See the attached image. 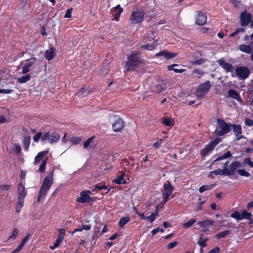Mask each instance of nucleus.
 <instances>
[{
  "instance_id": "obj_55",
  "label": "nucleus",
  "mask_w": 253,
  "mask_h": 253,
  "mask_svg": "<svg viewBox=\"0 0 253 253\" xmlns=\"http://www.w3.org/2000/svg\"><path fill=\"white\" fill-rule=\"evenodd\" d=\"M208 241V239L206 238L202 240L201 239L198 242V244L201 246V248H203L206 246V242Z\"/></svg>"
},
{
  "instance_id": "obj_40",
  "label": "nucleus",
  "mask_w": 253,
  "mask_h": 253,
  "mask_svg": "<svg viewBox=\"0 0 253 253\" xmlns=\"http://www.w3.org/2000/svg\"><path fill=\"white\" fill-rule=\"evenodd\" d=\"M196 221V219H190L187 222L183 224V227L184 228H188L194 224Z\"/></svg>"
},
{
  "instance_id": "obj_50",
  "label": "nucleus",
  "mask_w": 253,
  "mask_h": 253,
  "mask_svg": "<svg viewBox=\"0 0 253 253\" xmlns=\"http://www.w3.org/2000/svg\"><path fill=\"white\" fill-rule=\"evenodd\" d=\"M231 217L236 219L237 220H242L241 213H239L238 211H235L232 213L231 215Z\"/></svg>"
},
{
  "instance_id": "obj_60",
  "label": "nucleus",
  "mask_w": 253,
  "mask_h": 253,
  "mask_svg": "<svg viewBox=\"0 0 253 253\" xmlns=\"http://www.w3.org/2000/svg\"><path fill=\"white\" fill-rule=\"evenodd\" d=\"M159 231L163 232V229H160L159 228H158L157 229H154L151 231V233L152 234V235L154 236L155 234H156Z\"/></svg>"
},
{
  "instance_id": "obj_37",
  "label": "nucleus",
  "mask_w": 253,
  "mask_h": 253,
  "mask_svg": "<svg viewBox=\"0 0 253 253\" xmlns=\"http://www.w3.org/2000/svg\"><path fill=\"white\" fill-rule=\"evenodd\" d=\"M233 129L236 136H239L242 133L241 127L240 125H234Z\"/></svg>"
},
{
  "instance_id": "obj_51",
  "label": "nucleus",
  "mask_w": 253,
  "mask_h": 253,
  "mask_svg": "<svg viewBox=\"0 0 253 253\" xmlns=\"http://www.w3.org/2000/svg\"><path fill=\"white\" fill-rule=\"evenodd\" d=\"M243 164H247L251 168L253 167V162L251 160L250 158H247L243 162Z\"/></svg>"
},
{
  "instance_id": "obj_21",
  "label": "nucleus",
  "mask_w": 253,
  "mask_h": 253,
  "mask_svg": "<svg viewBox=\"0 0 253 253\" xmlns=\"http://www.w3.org/2000/svg\"><path fill=\"white\" fill-rule=\"evenodd\" d=\"M53 176V171H52L47 176L45 177L42 184L50 188L52 184Z\"/></svg>"
},
{
  "instance_id": "obj_52",
  "label": "nucleus",
  "mask_w": 253,
  "mask_h": 253,
  "mask_svg": "<svg viewBox=\"0 0 253 253\" xmlns=\"http://www.w3.org/2000/svg\"><path fill=\"white\" fill-rule=\"evenodd\" d=\"M245 31V29L244 28H240L237 29L234 32L231 34V37H234L239 33H244Z\"/></svg>"
},
{
  "instance_id": "obj_57",
  "label": "nucleus",
  "mask_w": 253,
  "mask_h": 253,
  "mask_svg": "<svg viewBox=\"0 0 253 253\" xmlns=\"http://www.w3.org/2000/svg\"><path fill=\"white\" fill-rule=\"evenodd\" d=\"M19 233V231L17 229H15L12 233V235L10 236V237H9V239H11V238H13V239H15L16 236L18 235Z\"/></svg>"
},
{
  "instance_id": "obj_31",
  "label": "nucleus",
  "mask_w": 253,
  "mask_h": 253,
  "mask_svg": "<svg viewBox=\"0 0 253 253\" xmlns=\"http://www.w3.org/2000/svg\"><path fill=\"white\" fill-rule=\"evenodd\" d=\"M130 220L129 216H126L122 217L119 222V226L120 228H123Z\"/></svg>"
},
{
  "instance_id": "obj_42",
  "label": "nucleus",
  "mask_w": 253,
  "mask_h": 253,
  "mask_svg": "<svg viewBox=\"0 0 253 253\" xmlns=\"http://www.w3.org/2000/svg\"><path fill=\"white\" fill-rule=\"evenodd\" d=\"M213 185H203L201 186L199 188V192L200 193H203L205 191L211 190L212 188Z\"/></svg>"
},
{
  "instance_id": "obj_2",
  "label": "nucleus",
  "mask_w": 253,
  "mask_h": 253,
  "mask_svg": "<svg viewBox=\"0 0 253 253\" xmlns=\"http://www.w3.org/2000/svg\"><path fill=\"white\" fill-rule=\"evenodd\" d=\"M217 124L218 125L215 130V133L217 135L222 136L230 131V126L223 120L218 119Z\"/></svg>"
},
{
  "instance_id": "obj_33",
  "label": "nucleus",
  "mask_w": 253,
  "mask_h": 253,
  "mask_svg": "<svg viewBox=\"0 0 253 253\" xmlns=\"http://www.w3.org/2000/svg\"><path fill=\"white\" fill-rule=\"evenodd\" d=\"M124 174H122L118 176L116 179L114 180V181L119 184H125L126 183V181L124 178Z\"/></svg>"
},
{
  "instance_id": "obj_59",
  "label": "nucleus",
  "mask_w": 253,
  "mask_h": 253,
  "mask_svg": "<svg viewBox=\"0 0 253 253\" xmlns=\"http://www.w3.org/2000/svg\"><path fill=\"white\" fill-rule=\"evenodd\" d=\"M72 14V9H69L67 10L65 15L64 16L65 18H68L71 17Z\"/></svg>"
},
{
  "instance_id": "obj_29",
  "label": "nucleus",
  "mask_w": 253,
  "mask_h": 253,
  "mask_svg": "<svg viewBox=\"0 0 253 253\" xmlns=\"http://www.w3.org/2000/svg\"><path fill=\"white\" fill-rule=\"evenodd\" d=\"M156 46L157 44H155V42H154L153 43L150 44L147 43L142 44L141 45V47L147 50H153L156 48Z\"/></svg>"
},
{
  "instance_id": "obj_39",
  "label": "nucleus",
  "mask_w": 253,
  "mask_h": 253,
  "mask_svg": "<svg viewBox=\"0 0 253 253\" xmlns=\"http://www.w3.org/2000/svg\"><path fill=\"white\" fill-rule=\"evenodd\" d=\"M177 66V65L175 64L169 65L168 67V69L169 71L173 70L175 73H182L184 72V70L183 69H179L174 68V67Z\"/></svg>"
},
{
  "instance_id": "obj_34",
  "label": "nucleus",
  "mask_w": 253,
  "mask_h": 253,
  "mask_svg": "<svg viewBox=\"0 0 253 253\" xmlns=\"http://www.w3.org/2000/svg\"><path fill=\"white\" fill-rule=\"evenodd\" d=\"M31 79L30 75H26L20 78H17V82L20 84H23L27 82Z\"/></svg>"
},
{
  "instance_id": "obj_18",
  "label": "nucleus",
  "mask_w": 253,
  "mask_h": 253,
  "mask_svg": "<svg viewBox=\"0 0 253 253\" xmlns=\"http://www.w3.org/2000/svg\"><path fill=\"white\" fill-rule=\"evenodd\" d=\"M55 48L53 47H50L49 49L45 50L44 53V57L48 61L53 59L55 55Z\"/></svg>"
},
{
  "instance_id": "obj_32",
  "label": "nucleus",
  "mask_w": 253,
  "mask_h": 253,
  "mask_svg": "<svg viewBox=\"0 0 253 253\" xmlns=\"http://www.w3.org/2000/svg\"><path fill=\"white\" fill-rule=\"evenodd\" d=\"M114 10L115 11H118L117 13L115 14L114 16V19L116 21H118L119 19L120 15L123 12V9L122 7L120 6V5H117L115 7Z\"/></svg>"
},
{
  "instance_id": "obj_24",
  "label": "nucleus",
  "mask_w": 253,
  "mask_h": 253,
  "mask_svg": "<svg viewBox=\"0 0 253 253\" xmlns=\"http://www.w3.org/2000/svg\"><path fill=\"white\" fill-rule=\"evenodd\" d=\"M214 146L211 143H209L205 148L201 151V155L203 156L209 155L214 149Z\"/></svg>"
},
{
  "instance_id": "obj_44",
  "label": "nucleus",
  "mask_w": 253,
  "mask_h": 253,
  "mask_svg": "<svg viewBox=\"0 0 253 253\" xmlns=\"http://www.w3.org/2000/svg\"><path fill=\"white\" fill-rule=\"evenodd\" d=\"M237 171L238 173L241 176L247 177L250 176V173L247 171L245 169H238Z\"/></svg>"
},
{
  "instance_id": "obj_13",
  "label": "nucleus",
  "mask_w": 253,
  "mask_h": 253,
  "mask_svg": "<svg viewBox=\"0 0 253 253\" xmlns=\"http://www.w3.org/2000/svg\"><path fill=\"white\" fill-rule=\"evenodd\" d=\"M214 223V221L211 220H205L200 221L198 224L203 228V232L208 231L210 226H212Z\"/></svg>"
},
{
  "instance_id": "obj_30",
  "label": "nucleus",
  "mask_w": 253,
  "mask_h": 253,
  "mask_svg": "<svg viewBox=\"0 0 253 253\" xmlns=\"http://www.w3.org/2000/svg\"><path fill=\"white\" fill-rule=\"evenodd\" d=\"M24 200L18 199V202L15 206V212L19 213L24 206Z\"/></svg>"
},
{
  "instance_id": "obj_43",
  "label": "nucleus",
  "mask_w": 253,
  "mask_h": 253,
  "mask_svg": "<svg viewBox=\"0 0 253 253\" xmlns=\"http://www.w3.org/2000/svg\"><path fill=\"white\" fill-rule=\"evenodd\" d=\"M47 157H46L45 158V160H44L41 163L40 166V168H39V171L41 172H44L45 171V166H46V161L47 160Z\"/></svg>"
},
{
  "instance_id": "obj_12",
  "label": "nucleus",
  "mask_w": 253,
  "mask_h": 253,
  "mask_svg": "<svg viewBox=\"0 0 253 253\" xmlns=\"http://www.w3.org/2000/svg\"><path fill=\"white\" fill-rule=\"evenodd\" d=\"M252 15L250 13L242 12L240 16L241 25L247 26L251 21Z\"/></svg>"
},
{
  "instance_id": "obj_23",
  "label": "nucleus",
  "mask_w": 253,
  "mask_h": 253,
  "mask_svg": "<svg viewBox=\"0 0 253 253\" xmlns=\"http://www.w3.org/2000/svg\"><path fill=\"white\" fill-rule=\"evenodd\" d=\"M153 87H155L153 89L154 91L160 92L166 87V84L164 81H161L158 84L154 85Z\"/></svg>"
},
{
  "instance_id": "obj_28",
  "label": "nucleus",
  "mask_w": 253,
  "mask_h": 253,
  "mask_svg": "<svg viewBox=\"0 0 253 253\" xmlns=\"http://www.w3.org/2000/svg\"><path fill=\"white\" fill-rule=\"evenodd\" d=\"M90 91V89L88 87H82L78 92V95L84 97L86 96Z\"/></svg>"
},
{
  "instance_id": "obj_64",
  "label": "nucleus",
  "mask_w": 253,
  "mask_h": 253,
  "mask_svg": "<svg viewBox=\"0 0 253 253\" xmlns=\"http://www.w3.org/2000/svg\"><path fill=\"white\" fill-rule=\"evenodd\" d=\"M220 249L218 247H215L214 249L211 250L209 253H218Z\"/></svg>"
},
{
  "instance_id": "obj_62",
  "label": "nucleus",
  "mask_w": 253,
  "mask_h": 253,
  "mask_svg": "<svg viewBox=\"0 0 253 253\" xmlns=\"http://www.w3.org/2000/svg\"><path fill=\"white\" fill-rule=\"evenodd\" d=\"M95 188L98 189L99 190H103V189H107V187L106 186L99 185H96Z\"/></svg>"
},
{
  "instance_id": "obj_49",
  "label": "nucleus",
  "mask_w": 253,
  "mask_h": 253,
  "mask_svg": "<svg viewBox=\"0 0 253 253\" xmlns=\"http://www.w3.org/2000/svg\"><path fill=\"white\" fill-rule=\"evenodd\" d=\"M156 34V33L155 32L152 31V32H151V33L148 34L146 35V37H147V38L149 39L150 41L154 40L155 42H156L157 41V40L155 39V37H156L155 35Z\"/></svg>"
},
{
  "instance_id": "obj_48",
  "label": "nucleus",
  "mask_w": 253,
  "mask_h": 253,
  "mask_svg": "<svg viewBox=\"0 0 253 253\" xmlns=\"http://www.w3.org/2000/svg\"><path fill=\"white\" fill-rule=\"evenodd\" d=\"M158 215V213L157 211L156 212H153L150 215L147 216V220L150 221L151 222H152L155 220Z\"/></svg>"
},
{
  "instance_id": "obj_14",
  "label": "nucleus",
  "mask_w": 253,
  "mask_h": 253,
  "mask_svg": "<svg viewBox=\"0 0 253 253\" xmlns=\"http://www.w3.org/2000/svg\"><path fill=\"white\" fill-rule=\"evenodd\" d=\"M17 194L18 199L24 200L27 194L24 186L22 183H19L17 188Z\"/></svg>"
},
{
  "instance_id": "obj_45",
  "label": "nucleus",
  "mask_w": 253,
  "mask_h": 253,
  "mask_svg": "<svg viewBox=\"0 0 253 253\" xmlns=\"http://www.w3.org/2000/svg\"><path fill=\"white\" fill-rule=\"evenodd\" d=\"M12 150L14 153L19 154L21 151V148L19 144H13L12 145Z\"/></svg>"
},
{
  "instance_id": "obj_58",
  "label": "nucleus",
  "mask_w": 253,
  "mask_h": 253,
  "mask_svg": "<svg viewBox=\"0 0 253 253\" xmlns=\"http://www.w3.org/2000/svg\"><path fill=\"white\" fill-rule=\"evenodd\" d=\"M13 90L10 89H0V93L9 94L13 92Z\"/></svg>"
},
{
  "instance_id": "obj_10",
  "label": "nucleus",
  "mask_w": 253,
  "mask_h": 253,
  "mask_svg": "<svg viewBox=\"0 0 253 253\" xmlns=\"http://www.w3.org/2000/svg\"><path fill=\"white\" fill-rule=\"evenodd\" d=\"M95 136H91L87 138L84 143L83 147L87 150L94 149L96 145V142L94 140Z\"/></svg>"
},
{
  "instance_id": "obj_41",
  "label": "nucleus",
  "mask_w": 253,
  "mask_h": 253,
  "mask_svg": "<svg viewBox=\"0 0 253 253\" xmlns=\"http://www.w3.org/2000/svg\"><path fill=\"white\" fill-rule=\"evenodd\" d=\"M241 219H249L252 216L251 212H248L246 210H244L241 213Z\"/></svg>"
},
{
  "instance_id": "obj_7",
  "label": "nucleus",
  "mask_w": 253,
  "mask_h": 253,
  "mask_svg": "<svg viewBox=\"0 0 253 253\" xmlns=\"http://www.w3.org/2000/svg\"><path fill=\"white\" fill-rule=\"evenodd\" d=\"M235 73L240 80H245L250 73L249 69L245 66H238L235 69Z\"/></svg>"
},
{
  "instance_id": "obj_1",
  "label": "nucleus",
  "mask_w": 253,
  "mask_h": 253,
  "mask_svg": "<svg viewBox=\"0 0 253 253\" xmlns=\"http://www.w3.org/2000/svg\"><path fill=\"white\" fill-rule=\"evenodd\" d=\"M139 53L138 52L133 51L127 58V61L126 63V67L127 70L133 69L140 63Z\"/></svg>"
},
{
  "instance_id": "obj_22",
  "label": "nucleus",
  "mask_w": 253,
  "mask_h": 253,
  "mask_svg": "<svg viewBox=\"0 0 253 253\" xmlns=\"http://www.w3.org/2000/svg\"><path fill=\"white\" fill-rule=\"evenodd\" d=\"M238 49L242 52L250 54L252 52L251 45L246 44H241L238 46Z\"/></svg>"
},
{
  "instance_id": "obj_19",
  "label": "nucleus",
  "mask_w": 253,
  "mask_h": 253,
  "mask_svg": "<svg viewBox=\"0 0 253 253\" xmlns=\"http://www.w3.org/2000/svg\"><path fill=\"white\" fill-rule=\"evenodd\" d=\"M241 163L239 161H235L232 162L229 166V169H227V171L229 172V175L233 173L235 171L241 167Z\"/></svg>"
},
{
  "instance_id": "obj_63",
  "label": "nucleus",
  "mask_w": 253,
  "mask_h": 253,
  "mask_svg": "<svg viewBox=\"0 0 253 253\" xmlns=\"http://www.w3.org/2000/svg\"><path fill=\"white\" fill-rule=\"evenodd\" d=\"M177 242L176 241L171 242L168 245V248L172 249L174 248L177 245Z\"/></svg>"
},
{
  "instance_id": "obj_56",
  "label": "nucleus",
  "mask_w": 253,
  "mask_h": 253,
  "mask_svg": "<svg viewBox=\"0 0 253 253\" xmlns=\"http://www.w3.org/2000/svg\"><path fill=\"white\" fill-rule=\"evenodd\" d=\"M245 123L247 126H253V120H252L250 119H249V118H246L245 121Z\"/></svg>"
},
{
  "instance_id": "obj_8",
  "label": "nucleus",
  "mask_w": 253,
  "mask_h": 253,
  "mask_svg": "<svg viewBox=\"0 0 253 253\" xmlns=\"http://www.w3.org/2000/svg\"><path fill=\"white\" fill-rule=\"evenodd\" d=\"M114 123L112 124V128L114 131H119L124 127V122L117 116H113Z\"/></svg>"
},
{
  "instance_id": "obj_36",
  "label": "nucleus",
  "mask_w": 253,
  "mask_h": 253,
  "mask_svg": "<svg viewBox=\"0 0 253 253\" xmlns=\"http://www.w3.org/2000/svg\"><path fill=\"white\" fill-rule=\"evenodd\" d=\"M82 141L81 137L73 136L70 138V142L72 145H77Z\"/></svg>"
},
{
  "instance_id": "obj_53",
  "label": "nucleus",
  "mask_w": 253,
  "mask_h": 253,
  "mask_svg": "<svg viewBox=\"0 0 253 253\" xmlns=\"http://www.w3.org/2000/svg\"><path fill=\"white\" fill-rule=\"evenodd\" d=\"M230 231L229 230H225L223 232H221L219 233H218L216 235V237L217 238H220L221 237H223L230 233Z\"/></svg>"
},
{
  "instance_id": "obj_27",
  "label": "nucleus",
  "mask_w": 253,
  "mask_h": 253,
  "mask_svg": "<svg viewBox=\"0 0 253 253\" xmlns=\"http://www.w3.org/2000/svg\"><path fill=\"white\" fill-rule=\"evenodd\" d=\"M48 150H45L39 152L35 158L34 163L37 165L40 163L42 158L48 153Z\"/></svg>"
},
{
  "instance_id": "obj_5",
  "label": "nucleus",
  "mask_w": 253,
  "mask_h": 253,
  "mask_svg": "<svg viewBox=\"0 0 253 253\" xmlns=\"http://www.w3.org/2000/svg\"><path fill=\"white\" fill-rule=\"evenodd\" d=\"M60 138V134L57 132H52L50 133L49 132L44 133L42 136V141L47 140L50 144L56 143Z\"/></svg>"
},
{
  "instance_id": "obj_15",
  "label": "nucleus",
  "mask_w": 253,
  "mask_h": 253,
  "mask_svg": "<svg viewBox=\"0 0 253 253\" xmlns=\"http://www.w3.org/2000/svg\"><path fill=\"white\" fill-rule=\"evenodd\" d=\"M218 64L227 73L232 72L234 70L233 66L231 64L225 62L224 60H219L218 61Z\"/></svg>"
},
{
  "instance_id": "obj_16",
  "label": "nucleus",
  "mask_w": 253,
  "mask_h": 253,
  "mask_svg": "<svg viewBox=\"0 0 253 253\" xmlns=\"http://www.w3.org/2000/svg\"><path fill=\"white\" fill-rule=\"evenodd\" d=\"M155 55L156 56H164L166 59L169 60L175 57L177 55V53L169 52L166 50H163L159 53H157Z\"/></svg>"
},
{
  "instance_id": "obj_54",
  "label": "nucleus",
  "mask_w": 253,
  "mask_h": 253,
  "mask_svg": "<svg viewBox=\"0 0 253 253\" xmlns=\"http://www.w3.org/2000/svg\"><path fill=\"white\" fill-rule=\"evenodd\" d=\"M43 134L42 132L37 133L33 137V141L35 142H38L40 138L42 139V136Z\"/></svg>"
},
{
  "instance_id": "obj_17",
  "label": "nucleus",
  "mask_w": 253,
  "mask_h": 253,
  "mask_svg": "<svg viewBox=\"0 0 253 253\" xmlns=\"http://www.w3.org/2000/svg\"><path fill=\"white\" fill-rule=\"evenodd\" d=\"M228 166V163L226 162L223 165V169H218L211 172V174H214L215 175H229V172L227 171V167Z\"/></svg>"
},
{
  "instance_id": "obj_3",
  "label": "nucleus",
  "mask_w": 253,
  "mask_h": 253,
  "mask_svg": "<svg viewBox=\"0 0 253 253\" xmlns=\"http://www.w3.org/2000/svg\"><path fill=\"white\" fill-rule=\"evenodd\" d=\"M145 13L142 9H136L131 14L130 22L132 24L141 23L144 19Z\"/></svg>"
},
{
  "instance_id": "obj_4",
  "label": "nucleus",
  "mask_w": 253,
  "mask_h": 253,
  "mask_svg": "<svg viewBox=\"0 0 253 253\" xmlns=\"http://www.w3.org/2000/svg\"><path fill=\"white\" fill-rule=\"evenodd\" d=\"M211 84L210 81H207L205 83L201 84L197 88L196 91V95L198 98H200L205 96L206 93L209 91Z\"/></svg>"
},
{
  "instance_id": "obj_61",
  "label": "nucleus",
  "mask_w": 253,
  "mask_h": 253,
  "mask_svg": "<svg viewBox=\"0 0 253 253\" xmlns=\"http://www.w3.org/2000/svg\"><path fill=\"white\" fill-rule=\"evenodd\" d=\"M64 240V238H62V237H61L60 236H58V238L57 239H56L55 243L58 246H59V245L61 244V243H62V242L63 241V240Z\"/></svg>"
},
{
  "instance_id": "obj_26",
  "label": "nucleus",
  "mask_w": 253,
  "mask_h": 253,
  "mask_svg": "<svg viewBox=\"0 0 253 253\" xmlns=\"http://www.w3.org/2000/svg\"><path fill=\"white\" fill-rule=\"evenodd\" d=\"M228 95L233 99H236L239 102L241 101V98L239 94L235 90L233 89H230L228 91Z\"/></svg>"
},
{
  "instance_id": "obj_25",
  "label": "nucleus",
  "mask_w": 253,
  "mask_h": 253,
  "mask_svg": "<svg viewBox=\"0 0 253 253\" xmlns=\"http://www.w3.org/2000/svg\"><path fill=\"white\" fill-rule=\"evenodd\" d=\"M31 142V137L30 136H24L23 137L22 144L24 150L28 151Z\"/></svg>"
},
{
  "instance_id": "obj_47",
  "label": "nucleus",
  "mask_w": 253,
  "mask_h": 253,
  "mask_svg": "<svg viewBox=\"0 0 253 253\" xmlns=\"http://www.w3.org/2000/svg\"><path fill=\"white\" fill-rule=\"evenodd\" d=\"M163 139H159L153 144L152 147L155 149H159L161 147V144L163 143Z\"/></svg>"
},
{
  "instance_id": "obj_20",
  "label": "nucleus",
  "mask_w": 253,
  "mask_h": 253,
  "mask_svg": "<svg viewBox=\"0 0 253 253\" xmlns=\"http://www.w3.org/2000/svg\"><path fill=\"white\" fill-rule=\"evenodd\" d=\"M207 21V15L204 13L200 12L198 15L196 22L198 25H203Z\"/></svg>"
},
{
  "instance_id": "obj_9",
  "label": "nucleus",
  "mask_w": 253,
  "mask_h": 253,
  "mask_svg": "<svg viewBox=\"0 0 253 253\" xmlns=\"http://www.w3.org/2000/svg\"><path fill=\"white\" fill-rule=\"evenodd\" d=\"M36 60V58L34 57L25 61V63L22 67V74H26L29 72L30 71V68L35 63Z\"/></svg>"
},
{
  "instance_id": "obj_35",
  "label": "nucleus",
  "mask_w": 253,
  "mask_h": 253,
  "mask_svg": "<svg viewBox=\"0 0 253 253\" xmlns=\"http://www.w3.org/2000/svg\"><path fill=\"white\" fill-rule=\"evenodd\" d=\"M47 191H48L46 190L43 189L42 188H40L38 196V202H40L41 199L43 198L46 196Z\"/></svg>"
},
{
  "instance_id": "obj_46",
  "label": "nucleus",
  "mask_w": 253,
  "mask_h": 253,
  "mask_svg": "<svg viewBox=\"0 0 253 253\" xmlns=\"http://www.w3.org/2000/svg\"><path fill=\"white\" fill-rule=\"evenodd\" d=\"M230 156H231V153H230V152L229 151H228L226 153H225V154H224L223 155L219 156L218 157H217L216 159V160H215V161H220L221 160L228 158H229Z\"/></svg>"
},
{
  "instance_id": "obj_6",
  "label": "nucleus",
  "mask_w": 253,
  "mask_h": 253,
  "mask_svg": "<svg viewBox=\"0 0 253 253\" xmlns=\"http://www.w3.org/2000/svg\"><path fill=\"white\" fill-rule=\"evenodd\" d=\"M173 191V187L169 181H167L166 183H164L162 190L163 203L167 202L169 196L171 195Z\"/></svg>"
},
{
  "instance_id": "obj_38",
  "label": "nucleus",
  "mask_w": 253,
  "mask_h": 253,
  "mask_svg": "<svg viewBox=\"0 0 253 253\" xmlns=\"http://www.w3.org/2000/svg\"><path fill=\"white\" fill-rule=\"evenodd\" d=\"M162 122L166 126H172L174 124L173 121L168 118H163Z\"/></svg>"
},
{
  "instance_id": "obj_11",
  "label": "nucleus",
  "mask_w": 253,
  "mask_h": 253,
  "mask_svg": "<svg viewBox=\"0 0 253 253\" xmlns=\"http://www.w3.org/2000/svg\"><path fill=\"white\" fill-rule=\"evenodd\" d=\"M91 192L89 191H83L80 193V197L77 199V201L81 203L88 202L90 200L89 194Z\"/></svg>"
}]
</instances>
